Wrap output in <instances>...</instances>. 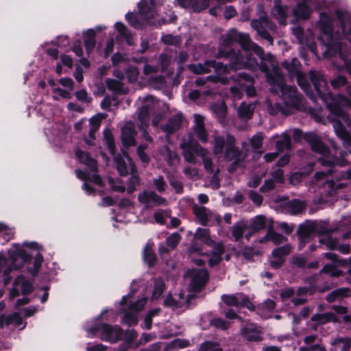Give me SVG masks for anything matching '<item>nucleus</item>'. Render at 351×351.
Here are the masks:
<instances>
[{"label": "nucleus", "instance_id": "35", "mask_svg": "<svg viewBox=\"0 0 351 351\" xmlns=\"http://www.w3.org/2000/svg\"><path fill=\"white\" fill-rule=\"evenodd\" d=\"M114 161L116 165V169L121 177H125L129 174L127 164L125 160L122 158L120 154L116 156L114 158Z\"/></svg>", "mask_w": 351, "mask_h": 351}, {"label": "nucleus", "instance_id": "2", "mask_svg": "<svg viewBox=\"0 0 351 351\" xmlns=\"http://www.w3.org/2000/svg\"><path fill=\"white\" fill-rule=\"evenodd\" d=\"M309 80L317 96L326 104V107L330 112V119L331 123L336 119H339L350 127L351 119L349 114L343 109L341 104L334 99L333 95L329 90L328 82L324 75L320 71L311 70L309 71Z\"/></svg>", "mask_w": 351, "mask_h": 351}, {"label": "nucleus", "instance_id": "26", "mask_svg": "<svg viewBox=\"0 0 351 351\" xmlns=\"http://www.w3.org/2000/svg\"><path fill=\"white\" fill-rule=\"evenodd\" d=\"M313 232L314 228L312 226L300 224L297 230L300 242L301 243H306L310 241Z\"/></svg>", "mask_w": 351, "mask_h": 351}, {"label": "nucleus", "instance_id": "33", "mask_svg": "<svg viewBox=\"0 0 351 351\" xmlns=\"http://www.w3.org/2000/svg\"><path fill=\"white\" fill-rule=\"evenodd\" d=\"M330 308L334 311V314L342 315L343 322L345 324L351 323V315H348V308L342 305L333 304L330 306Z\"/></svg>", "mask_w": 351, "mask_h": 351}, {"label": "nucleus", "instance_id": "63", "mask_svg": "<svg viewBox=\"0 0 351 351\" xmlns=\"http://www.w3.org/2000/svg\"><path fill=\"white\" fill-rule=\"evenodd\" d=\"M249 197L258 206H260L263 201V196L255 191H250L249 192Z\"/></svg>", "mask_w": 351, "mask_h": 351}, {"label": "nucleus", "instance_id": "10", "mask_svg": "<svg viewBox=\"0 0 351 351\" xmlns=\"http://www.w3.org/2000/svg\"><path fill=\"white\" fill-rule=\"evenodd\" d=\"M138 201L143 204L152 202L155 206L167 205V199L153 191H143L138 195Z\"/></svg>", "mask_w": 351, "mask_h": 351}, {"label": "nucleus", "instance_id": "59", "mask_svg": "<svg viewBox=\"0 0 351 351\" xmlns=\"http://www.w3.org/2000/svg\"><path fill=\"white\" fill-rule=\"evenodd\" d=\"M210 326H214L217 328L223 330H225L228 329V323L225 320H223V319L219 318V317L213 318L210 321Z\"/></svg>", "mask_w": 351, "mask_h": 351}, {"label": "nucleus", "instance_id": "47", "mask_svg": "<svg viewBox=\"0 0 351 351\" xmlns=\"http://www.w3.org/2000/svg\"><path fill=\"white\" fill-rule=\"evenodd\" d=\"M43 261V256L40 253H37L34 257L33 267L29 269V271L33 276L38 275Z\"/></svg>", "mask_w": 351, "mask_h": 351}, {"label": "nucleus", "instance_id": "40", "mask_svg": "<svg viewBox=\"0 0 351 351\" xmlns=\"http://www.w3.org/2000/svg\"><path fill=\"white\" fill-rule=\"evenodd\" d=\"M238 115L242 119H251L253 115V108L250 104L242 102L237 110Z\"/></svg>", "mask_w": 351, "mask_h": 351}, {"label": "nucleus", "instance_id": "27", "mask_svg": "<svg viewBox=\"0 0 351 351\" xmlns=\"http://www.w3.org/2000/svg\"><path fill=\"white\" fill-rule=\"evenodd\" d=\"M274 16L280 20V23H282V21H285L287 15V6L282 4L281 0L274 1Z\"/></svg>", "mask_w": 351, "mask_h": 351}, {"label": "nucleus", "instance_id": "11", "mask_svg": "<svg viewBox=\"0 0 351 351\" xmlns=\"http://www.w3.org/2000/svg\"><path fill=\"white\" fill-rule=\"evenodd\" d=\"M208 281V273L206 270L197 272L191 280L190 289L195 293H200Z\"/></svg>", "mask_w": 351, "mask_h": 351}, {"label": "nucleus", "instance_id": "39", "mask_svg": "<svg viewBox=\"0 0 351 351\" xmlns=\"http://www.w3.org/2000/svg\"><path fill=\"white\" fill-rule=\"evenodd\" d=\"M104 138L106 141L107 147L110 154L112 156L116 154V147L113 138V135L109 129H106L104 131Z\"/></svg>", "mask_w": 351, "mask_h": 351}, {"label": "nucleus", "instance_id": "13", "mask_svg": "<svg viewBox=\"0 0 351 351\" xmlns=\"http://www.w3.org/2000/svg\"><path fill=\"white\" fill-rule=\"evenodd\" d=\"M224 156L229 161L241 156V151L235 146V138L230 134L226 135V147Z\"/></svg>", "mask_w": 351, "mask_h": 351}, {"label": "nucleus", "instance_id": "28", "mask_svg": "<svg viewBox=\"0 0 351 351\" xmlns=\"http://www.w3.org/2000/svg\"><path fill=\"white\" fill-rule=\"evenodd\" d=\"M194 239L195 240L202 241L209 247H211L215 244V241L210 238V231L208 229L197 228L194 234Z\"/></svg>", "mask_w": 351, "mask_h": 351}, {"label": "nucleus", "instance_id": "42", "mask_svg": "<svg viewBox=\"0 0 351 351\" xmlns=\"http://www.w3.org/2000/svg\"><path fill=\"white\" fill-rule=\"evenodd\" d=\"M226 145V139L223 136H215L213 153L215 155L221 154L223 152L224 146Z\"/></svg>", "mask_w": 351, "mask_h": 351}, {"label": "nucleus", "instance_id": "58", "mask_svg": "<svg viewBox=\"0 0 351 351\" xmlns=\"http://www.w3.org/2000/svg\"><path fill=\"white\" fill-rule=\"evenodd\" d=\"M221 299L227 306H238L239 305V299L234 295L224 294L221 296Z\"/></svg>", "mask_w": 351, "mask_h": 351}, {"label": "nucleus", "instance_id": "6", "mask_svg": "<svg viewBox=\"0 0 351 351\" xmlns=\"http://www.w3.org/2000/svg\"><path fill=\"white\" fill-rule=\"evenodd\" d=\"M8 256L12 267L15 269H19L25 263H29L32 259V255L28 254L23 247L19 246H17L14 250H10Z\"/></svg>", "mask_w": 351, "mask_h": 351}, {"label": "nucleus", "instance_id": "15", "mask_svg": "<svg viewBox=\"0 0 351 351\" xmlns=\"http://www.w3.org/2000/svg\"><path fill=\"white\" fill-rule=\"evenodd\" d=\"M155 5L154 0H141L138 4L140 14L147 20L153 19L156 12Z\"/></svg>", "mask_w": 351, "mask_h": 351}, {"label": "nucleus", "instance_id": "57", "mask_svg": "<svg viewBox=\"0 0 351 351\" xmlns=\"http://www.w3.org/2000/svg\"><path fill=\"white\" fill-rule=\"evenodd\" d=\"M181 237L179 233L174 232L167 237L166 242L167 245L171 249H175L180 243Z\"/></svg>", "mask_w": 351, "mask_h": 351}, {"label": "nucleus", "instance_id": "46", "mask_svg": "<svg viewBox=\"0 0 351 351\" xmlns=\"http://www.w3.org/2000/svg\"><path fill=\"white\" fill-rule=\"evenodd\" d=\"M247 228L245 225L235 223L232 226V235L236 242L240 241L243 237L244 230Z\"/></svg>", "mask_w": 351, "mask_h": 351}, {"label": "nucleus", "instance_id": "34", "mask_svg": "<svg viewBox=\"0 0 351 351\" xmlns=\"http://www.w3.org/2000/svg\"><path fill=\"white\" fill-rule=\"evenodd\" d=\"M189 70L197 75H202L210 72V60H206L204 63L190 64L188 66Z\"/></svg>", "mask_w": 351, "mask_h": 351}, {"label": "nucleus", "instance_id": "31", "mask_svg": "<svg viewBox=\"0 0 351 351\" xmlns=\"http://www.w3.org/2000/svg\"><path fill=\"white\" fill-rule=\"evenodd\" d=\"M143 258L144 262L149 267L155 265L157 260L156 255L151 246L146 245L143 248Z\"/></svg>", "mask_w": 351, "mask_h": 351}, {"label": "nucleus", "instance_id": "62", "mask_svg": "<svg viewBox=\"0 0 351 351\" xmlns=\"http://www.w3.org/2000/svg\"><path fill=\"white\" fill-rule=\"evenodd\" d=\"M241 295H242V298L241 302H239V305L247 308L250 311H255V306L251 302L249 297L243 293H241Z\"/></svg>", "mask_w": 351, "mask_h": 351}, {"label": "nucleus", "instance_id": "30", "mask_svg": "<svg viewBox=\"0 0 351 351\" xmlns=\"http://www.w3.org/2000/svg\"><path fill=\"white\" fill-rule=\"evenodd\" d=\"M336 19L339 23L340 27L344 34H347L348 24L350 22V15L348 12L337 9L335 12Z\"/></svg>", "mask_w": 351, "mask_h": 351}, {"label": "nucleus", "instance_id": "17", "mask_svg": "<svg viewBox=\"0 0 351 351\" xmlns=\"http://www.w3.org/2000/svg\"><path fill=\"white\" fill-rule=\"evenodd\" d=\"M311 321L317 322V325H323L329 322H332L335 324L341 323V319L332 312L315 313L311 317Z\"/></svg>", "mask_w": 351, "mask_h": 351}, {"label": "nucleus", "instance_id": "25", "mask_svg": "<svg viewBox=\"0 0 351 351\" xmlns=\"http://www.w3.org/2000/svg\"><path fill=\"white\" fill-rule=\"evenodd\" d=\"M96 33L93 29H88L83 34L84 44L88 54H90L96 45Z\"/></svg>", "mask_w": 351, "mask_h": 351}, {"label": "nucleus", "instance_id": "60", "mask_svg": "<svg viewBox=\"0 0 351 351\" xmlns=\"http://www.w3.org/2000/svg\"><path fill=\"white\" fill-rule=\"evenodd\" d=\"M185 146L189 148L191 152L196 154L197 156H203L204 149V148L197 143H188L185 145Z\"/></svg>", "mask_w": 351, "mask_h": 351}, {"label": "nucleus", "instance_id": "7", "mask_svg": "<svg viewBox=\"0 0 351 351\" xmlns=\"http://www.w3.org/2000/svg\"><path fill=\"white\" fill-rule=\"evenodd\" d=\"M241 336L249 342H260L263 340L262 328L256 324L247 322L241 328Z\"/></svg>", "mask_w": 351, "mask_h": 351}, {"label": "nucleus", "instance_id": "43", "mask_svg": "<svg viewBox=\"0 0 351 351\" xmlns=\"http://www.w3.org/2000/svg\"><path fill=\"white\" fill-rule=\"evenodd\" d=\"M291 250V248L289 245H285L274 248L272 250L271 254L274 258L285 259V256L290 254Z\"/></svg>", "mask_w": 351, "mask_h": 351}, {"label": "nucleus", "instance_id": "41", "mask_svg": "<svg viewBox=\"0 0 351 351\" xmlns=\"http://www.w3.org/2000/svg\"><path fill=\"white\" fill-rule=\"evenodd\" d=\"M266 228L265 217L263 215L256 216L254 220L252 221L249 226L250 230H254V232H258L261 230Z\"/></svg>", "mask_w": 351, "mask_h": 351}, {"label": "nucleus", "instance_id": "45", "mask_svg": "<svg viewBox=\"0 0 351 351\" xmlns=\"http://www.w3.org/2000/svg\"><path fill=\"white\" fill-rule=\"evenodd\" d=\"M189 345V341L186 339H176L171 341L166 347V350H178L186 348Z\"/></svg>", "mask_w": 351, "mask_h": 351}, {"label": "nucleus", "instance_id": "61", "mask_svg": "<svg viewBox=\"0 0 351 351\" xmlns=\"http://www.w3.org/2000/svg\"><path fill=\"white\" fill-rule=\"evenodd\" d=\"M183 150V156L186 161L191 164H195L197 162V159L195 156V154H193L191 150L187 148L185 145L182 147Z\"/></svg>", "mask_w": 351, "mask_h": 351}, {"label": "nucleus", "instance_id": "64", "mask_svg": "<svg viewBox=\"0 0 351 351\" xmlns=\"http://www.w3.org/2000/svg\"><path fill=\"white\" fill-rule=\"evenodd\" d=\"M154 184L156 190L159 193H162L165 191L167 184L164 180L162 176H159L158 178L154 180Z\"/></svg>", "mask_w": 351, "mask_h": 351}, {"label": "nucleus", "instance_id": "3", "mask_svg": "<svg viewBox=\"0 0 351 351\" xmlns=\"http://www.w3.org/2000/svg\"><path fill=\"white\" fill-rule=\"evenodd\" d=\"M305 141L307 142L313 152L322 155L317 160L318 162L324 167H346L348 165L345 158L347 155L346 152H341L340 156H333L328 146L322 141L320 137L314 132H310L305 136Z\"/></svg>", "mask_w": 351, "mask_h": 351}, {"label": "nucleus", "instance_id": "23", "mask_svg": "<svg viewBox=\"0 0 351 351\" xmlns=\"http://www.w3.org/2000/svg\"><path fill=\"white\" fill-rule=\"evenodd\" d=\"M351 296V289L349 287H340L334 289L326 296L328 303H333L339 298H349Z\"/></svg>", "mask_w": 351, "mask_h": 351}, {"label": "nucleus", "instance_id": "19", "mask_svg": "<svg viewBox=\"0 0 351 351\" xmlns=\"http://www.w3.org/2000/svg\"><path fill=\"white\" fill-rule=\"evenodd\" d=\"M75 156L80 162L88 167L91 171H97V160L93 158L88 152L77 149L75 150Z\"/></svg>", "mask_w": 351, "mask_h": 351}, {"label": "nucleus", "instance_id": "56", "mask_svg": "<svg viewBox=\"0 0 351 351\" xmlns=\"http://www.w3.org/2000/svg\"><path fill=\"white\" fill-rule=\"evenodd\" d=\"M331 86L334 89H338L340 87L347 84V78L343 75H338L330 81Z\"/></svg>", "mask_w": 351, "mask_h": 351}, {"label": "nucleus", "instance_id": "52", "mask_svg": "<svg viewBox=\"0 0 351 351\" xmlns=\"http://www.w3.org/2000/svg\"><path fill=\"white\" fill-rule=\"evenodd\" d=\"M125 75L130 83H134L138 80L139 72L134 66H130L125 69Z\"/></svg>", "mask_w": 351, "mask_h": 351}, {"label": "nucleus", "instance_id": "20", "mask_svg": "<svg viewBox=\"0 0 351 351\" xmlns=\"http://www.w3.org/2000/svg\"><path fill=\"white\" fill-rule=\"evenodd\" d=\"M182 116L181 113H178L171 117L167 123L162 126L164 132L169 134H172L177 132L181 126Z\"/></svg>", "mask_w": 351, "mask_h": 351}, {"label": "nucleus", "instance_id": "53", "mask_svg": "<svg viewBox=\"0 0 351 351\" xmlns=\"http://www.w3.org/2000/svg\"><path fill=\"white\" fill-rule=\"evenodd\" d=\"M325 185L330 190V195L346 186V183H337L333 180H326Z\"/></svg>", "mask_w": 351, "mask_h": 351}, {"label": "nucleus", "instance_id": "24", "mask_svg": "<svg viewBox=\"0 0 351 351\" xmlns=\"http://www.w3.org/2000/svg\"><path fill=\"white\" fill-rule=\"evenodd\" d=\"M342 121L339 119H336L332 122V126L337 136L343 141L344 143L350 139L351 135L343 125Z\"/></svg>", "mask_w": 351, "mask_h": 351}, {"label": "nucleus", "instance_id": "55", "mask_svg": "<svg viewBox=\"0 0 351 351\" xmlns=\"http://www.w3.org/2000/svg\"><path fill=\"white\" fill-rule=\"evenodd\" d=\"M106 84L108 89L110 91L120 92L122 88V83L114 79H107Z\"/></svg>", "mask_w": 351, "mask_h": 351}, {"label": "nucleus", "instance_id": "49", "mask_svg": "<svg viewBox=\"0 0 351 351\" xmlns=\"http://www.w3.org/2000/svg\"><path fill=\"white\" fill-rule=\"evenodd\" d=\"M125 20L130 26L137 29L143 28V23L138 20L137 16L132 12H129L125 14Z\"/></svg>", "mask_w": 351, "mask_h": 351}, {"label": "nucleus", "instance_id": "8", "mask_svg": "<svg viewBox=\"0 0 351 351\" xmlns=\"http://www.w3.org/2000/svg\"><path fill=\"white\" fill-rule=\"evenodd\" d=\"M284 103L290 107L297 108L301 101V95L298 94L295 86H287L279 95Z\"/></svg>", "mask_w": 351, "mask_h": 351}, {"label": "nucleus", "instance_id": "21", "mask_svg": "<svg viewBox=\"0 0 351 351\" xmlns=\"http://www.w3.org/2000/svg\"><path fill=\"white\" fill-rule=\"evenodd\" d=\"M282 66L284 69H285L290 76L291 78H294L301 73L302 71V64L298 58H293L291 61L285 60L282 63Z\"/></svg>", "mask_w": 351, "mask_h": 351}, {"label": "nucleus", "instance_id": "36", "mask_svg": "<svg viewBox=\"0 0 351 351\" xmlns=\"http://www.w3.org/2000/svg\"><path fill=\"white\" fill-rule=\"evenodd\" d=\"M165 289V283L162 278H158L154 280V289L152 298L154 300L158 299L163 293Z\"/></svg>", "mask_w": 351, "mask_h": 351}, {"label": "nucleus", "instance_id": "48", "mask_svg": "<svg viewBox=\"0 0 351 351\" xmlns=\"http://www.w3.org/2000/svg\"><path fill=\"white\" fill-rule=\"evenodd\" d=\"M241 254L245 260L252 261L254 256L261 254V252L255 250L253 247L245 246L241 252Z\"/></svg>", "mask_w": 351, "mask_h": 351}, {"label": "nucleus", "instance_id": "22", "mask_svg": "<svg viewBox=\"0 0 351 351\" xmlns=\"http://www.w3.org/2000/svg\"><path fill=\"white\" fill-rule=\"evenodd\" d=\"M283 208L291 215H298L306 208V205L304 201L298 199H292L284 203Z\"/></svg>", "mask_w": 351, "mask_h": 351}, {"label": "nucleus", "instance_id": "29", "mask_svg": "<svg viewBox=\"0 0 351 351\" xmlns=\"http://www.w3.org/2000/svg\"><path fill=\"white\" fill-rule=\"evenodd\" d=\"M119 313H123L122 323L128 326H136L138 324V317L136 313L129 311L125 308H122L119 311Z\"/></svg>", "mask_w": 351, "mask_h": 351}, {"label": "nucleus", "instance_id": "4", "mask_svg": "<svg viewBox=\"0 0 351 351\" xmlns=\"http://www.w3.org/2000/svg\"><path fill=\"white\" fill-rule=\"evenodd\" d=\"M317 27L321 33V35L317 37L319 43L324 45L328 51H332L334 53L340 51L341 45L334 38L333 21L328 13L322 12L319 14Z\"/></svg>", "mask_w": 351, "mask_h": 351}, {"label": "nucleus", "instance_id": "16", "mask_svg": "<svg viewBox=\"0 0 351 351\" xmlns=\"http://www.w3.org/2000/svg\"><path fill=\"white\" fill-rule=\"evenodd\" d=\"M294 78L296 79L297 84L301 89L305 93L306 95L312 101L315 102L317 95L314 93L311 86L307 80L306 75L302 72Z\"/></svg>", "mask_w": 351, "mask_h": 351}, {"label": "nucleus", "instance_id": "14", "mask_svg": "<svg viewBox=\"0 0 351 351\" xmlns=\"http://www.w3.org/2000/svg\"><path fill=\"white\" fill-rule=\"evenodd\" d=\"M136 132L132 125H125L121 129V139L123 145L128 148L136 145L135 135Z\"/></svg>", "mask_w": 351, "mask_h": 351}, {"label": "nucleus", "instance_id": "44", "mask_svg": "<svg viewBox=\"0 0 351 351\" xmlns=\"http://www.w3.org/2000/svg\"><path fill=\"white\" fill-rule=\"evenodd\" d=\"M276 148L279 152H282L285 149H290L291 148L290 136L287 134H284L282 138L276 142Z\"/></svg>", "mask_w": 351, "mask_h": 351}, {"label": "nucleus", "instance_id": "1", "mask_svg": "<svg viewBox=\"0 0 351 351\" xmlns=\"http://www.w3.org/2000/svg\"><path fill=\"white\" fill-rule=\"evenodd\" d=\"M218 47L217 58L230 61V67L238 70L257 63L250 47L252 41L247 34L235 29L228 31Z\"/></svg>", "mask_w": 351, "mask_h": 351}, {"label": "nucleus", "instance_id": "38", "mask_svg": "<svg viewBox=\"0 0 351 351\" xmlns=\"http://www.w3.org/2000/svg\"><path fill=\"white\" fill-rule=\"evenodd\" d=\"M197 351H223L218 342L206 340L200 343Z\"/></svg>", "mask_w": 351, "mask_h": 351}, {"label": "nucleus", "instance_id": "54", "mask_svg": "<svg viewBox=\"0 0 351 351\" xmlns=\"http://www.w3.org/2000/svg\"><path fill=\"white\" fill-rule=\"evenodd\" d=\"M194 132L197 138L202 143L208 141V134L205 129L204 124H199L197 128H194Z\"/></svg>", "mask_w": 351, "mask_h": 351}, {"label": "nucleus", "instance_id": "37", "mask_svg": "<svg viewBox=\"0 0 351 351\" xmlns=\"http://www.w3.org/2000/svg\"><path fill=\"white\" fill-rule=\"evenodd\" d=\"M193 213L195 217L198 219L199 223L202 226H207L208 221V217L206 213V207L195 206L193 207Z\"/></svg>", "mask_w": 351, "mask_h": 351}, {"label": "nucleus", "instance_id": "12", "mask_svg": "<svg viewBox=\"0 0 351 351\" xmlns=\"http://www.w3.org/2000/svg\"><path fill=\"white\" fill-rule=\"evenodd\" d=\"M178 4L182 8L191 9L194 13H199L208 8L206 0H176Z\"/></svg>", "mask_w": 351, "mask_h": 351}, {"label": "nucleus", "instance_id": "50", "mask_svg": "<svg viewBox=\"0 0 351 351\" xmlns=\"http://www.w3.org/2000/svg\"><path fill=\"white\" fill-rule=\"evenodd\" d=\"M163 306L165 307L172 308L173 309H177L182 307V304L180 301L176 300L172 294L169 293L163 302Z\"/></svg>", "mask_w": 351, "mask_h": 351}, {"label": "nucleus", "instance_id": "32", "mask_svg": "<svg viewBox=\"0 0 351 351\" xmlns=\"http://www.w3.org/2000/svg\"><path fill=\"white\" fill-rule=\"evenodd\" d=\"M213 69L216 74L222 75L223 74L228 73L230 70H232L230 67V61L228 64H223L220 62H217L215 60H210V69Z\"/></svg>", "mask_w": 351, "mask_h": 351}, {"label": "nucleus", "instance_id": "18", "mask_svg": "<svg viewBox=\"0 0 351 351\" xmlns=\"http://www.w3.org/2000/svg\"><path fill=\"white\" fill-rule=\"evenodd\" d=\"M312 10L306 1H301L296 3L293 10V14L297 19L308 20L311 16Z\"/></svg>", "mask_w": 351, "mask_h": 351}, {"label": "nucleus", "instance_id": "9", "mask_svg": "<svg viewBox=\"0 0 351 351\" xmlns=\"http://www.w3.org/2000/svg\"><path fill=\"white\" fill-rule=\"evenodd\" d=\"M267 80L271 86V92L274 94L280 95V93L283 91L287 86L282 75L279 72H276L274 74H267Z\"/></svg>", "mask_w": 351, "mask_h": 351}, {"label": "nucleus", "instance_id": "5", "mask_svg": "<svg viewBox=\"0 0 351 351\" xmlns=\"http://www.w3.org/2000/svg\"><path fill=\"white\" fill-rule=\"evenodd\" d=\"M88 332L93 336L100 333L99 338L104 341L115 343L121 339L123 329L118 325L107 323H98L88 328Z\"/></svg>", "mask_w": 351, "mask_h": 351}, {"label": "nucleus", "instance_id": "51", "mask_svg": "<svg viewBox=\"0 0 351 351\" xmlns=\"http://www.w3.org/2000/svg\"><path fill=\"white\" fill-rule=\"evenodd\" d=\"M148 147L147 144H141L136 149V154L143 163L148 164L150 161L149 156L145 152Z\"/></svg>", "mask_w": 351, "mask_h": 351}]
</instances>
